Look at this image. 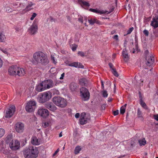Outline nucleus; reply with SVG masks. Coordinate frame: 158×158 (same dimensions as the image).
Masks as SVG:
<instances>
[{
	"mask_svg": "<svg viewBox=\"0 0 158 158\" xmlns=\"http://www.w3.org/2000/svg\"><path fill=\"white\" fill-rule=\"evenodd\" d=\"M33 61L35 63L46 65L48 63L47 55L41 52L35 53L33 56Z\"/></svg>",
	"mask_w": 158,
	"mask_h": 158,
	"instance_id": "f257e3e1",
	"label": "nucleus"
},
{
	"mask_svg": "<svg viewBox=\"0 0 158 158\" xmlns=\"http://www.w3.org/2000/svg\"><path fill=\"white\" fill-rule=\"evenodd\" d=\"M23 154L25 158H36L38 156L39 151L37 148L30 146L23 151Z\"/></svg>",
	"mask_w": 158,
	"mask_h": 158,
	"instance_id": "f03ea898",
	"label": "nucleus"
},
{
	"mask_svg": "<svg viewBox=\"0 0 158 158\" xmlns=\"http://www.w3.org/2000/svg\"><path fill=\"white\" fill-rule=\"evenodd\" d=\"M52 101L56 106L61 108H64L67 105L66 100L59 96L54 97L52 98Z\"/></svg>",
	"mask_w": 158,
	"mask_h": 158,
	"instance_id": "7ed1b4c3",
	"label": "nucleus"
},
{
	"mask_svg": "<svg viewBox=\"0 0 158 158\" xmlns=\"http://www.w3.org/2000/svg\"><path fill=\"white\" fill-rule=\"evenodd\" d=\"M81 96L82 99L84 101L88 100L89 98V93L86 88L82 87L80 89Z\"/></svg>",
	"mask_w": 158,
	"mask_h": 158,
	"instance_id": "20e7f679",
	"label": "nucleus"
},
{
	"mask_svg": "<svg viewBox=\"0 0 158 158\" xmlns=\"http://www.w3.org/2000/svg\"><path fill=\"white\" fill-rule=\"evenodd\" d=\"M36 103L34 101H31L28 102L25 106L26 110L28 112L33 111L35 108Z\"/></svg>",
	"mask_w": 158,
	"mask_h": 158,
	"instance_id": "39448f33",
	"label": "nucleus"
},
{
	"mask_svg": "<svg viewBox=\"0 0 158 158\" xmlns=\"http://www.w3.org/2000/svg\"><path fill=\"white\" fill-rule=\"evenodd\" d=\"M90 117L89 114L84 113H82L80 117V123L81 124L86 123L90 119Z\"/></svg>",
	"mask_w": 158,
	"mask_h": 158,
	"instance_id": "423d86ee",
	"label": "nucleus"
},
{
	"mask_svg": "<svg viewBox=\"0 0 158 158\" xmlns=\"http://www.w3.org/2000/svg\"><path fill=\"white\" fill-rule=\"evenodd\" d=\"M15 111V106L13 105H11L6 110L5 117L10 118L13 114Z\"/></svg>",
	"mask_w": 158,
	"mask_h": 158,
	"instance_id": "0eeeda50",
	"label": "nucleus"
},
{
	"mask_svg": "<svg viewBox=\"0 0 158 158\" xmlns=\"http://www.w3.org/2000/svg\"><path fill=\"white\" fill-rule=\"evenodd\" d=\"M50 98L48 93L46 92L43 93L39 98V100L40 103H44L46 101H48Z\"/></svg>",
	"mask_w": 158,
	"mask_h": 158,
	"instance_id": "6e6552de",
	"label": "nucleus"
},
{
	"mask_svg": "<svg viewBox=\"0 0 158 158\" xmlns=\"http://www.w3.org/2000/svg\"><path fill=\"white\" fill-rule=\"evenodd\" d=\"M15 129L17 132L22 133L24 129V124L20 122L17 123L15 124Z\"/></svg>",
	"mask_w": 158,
	"mask_h": 158,
	"instance_id": "1a4fd4ad",
	"label": "nucleus"
},
{
	"mask_svg": "<svg viewBox=\"0 0 158 158\" xmlns=\"http://www.w3.org/2000/svg\"><path fill=\"white\" fill-rule=\"evenodd\" d=\"M38 114L44 118H46L49 115V112L48 110L40 108L38 111Z\"/></svg>",
	"mask_w": 158,
	"mask_h": 158,
	"instance_id": "9d476101",
	"label": "nucleus"
},
{
	"mask_svg": "<svg viewBox=\"0 0 158 158\" xmlns=\"http://www.w3.org/2000/svg\"><path fill=\"white\" fill-rule=\"evenodd\" d=\"M43 83L46 88V89L52 88L54 86L53 81L51 80H47L43 81Z\"/></svg>",
	"mask_w": 158,
	"mask_h": 158,
	"instance_id": "9b49d317",
	"label": "nucleus"
},
{
	"mask_svg": "<svg viewBox=\"0 0 158 158\" xmlns=\"http://www.w3.org/2000/svg\"><path fill=\"white\" fill-rule=\"evenodd\" d=\"M17 66L12 65L10 67L8 70L9 73L11 75H16Z\"/></svg>",
	"mask_w": 158,
	"mask_h": 158,
	"instance_id": "f8f14e48",
	"label": "nucleus"
},
{
	"mask_svg": "<svg viewBox=\"0 0 158 158\" xmlns=\"http://www.w3.org/2000/svg\"><path fill=\"white\" fill-rule=\"evenodd\" d=\"M45 106L46 107L52 111H54L56 110V107L52 102H48L45 104Z\"/></svg>",
	"mask_w": 158,
	"mask_h": 158,
	"instance_id": "ddd939ff",
	"label": "nucleus"
},
{
	"mask_svg": "<svg viewBox=\"0 0 158 158\" xmlns=\"http://www.w3.org/2000/svg\"><path fill=\"white\" fill-rule=\"evenodd\" d=\"M38 29L37 25L33 23L29 29V30L31 34L32 35L34 34L36 32Z\"/></svg>",
	"mask_w": 158,
	"mask_h": 158,
	"instance_id": "4468645a",
	"label": "nucleus"
},
{
	"mask_svg": "<svg viewBox=\"0 0 158 158\" xmlns=\"http://www.w3.org/2000/svg\"><path fill=\"white\" fill-rule=\"evenodd\" d=\"M151 25L155 28L158 27V16L156 15L155 17L153 18Z\"/></svg>",
	"mask_w": 158,
	"mask_h": 158,
	"instance_id": "2eb2a0df",
	"label": "nucleus"
},
{
	"mask_svg": "<svg viewBox=\"0 0 158 158\" xmlns=\"http://www.w3.org/2000/svg\"><path fill=\"white\" fill-rule=\"evenodd\" d=\"M25 73V70L23 68H19L17 66L16 75H18L19 76H24Z\"/></svg>",
	"mask_w": 158,
	"mask_h": 158,
	"instance_id": "dca6fc26",
	"label": "nucleus"
},
{
	"mask_svg": "<svg viewBox=\"0 0 158 158\" xmlns=\"http://www.w3.org/2000/svg\"><path fill=\"white\" fill-rule=\"evenodd\" d=\"M146 59L147 61V64L148 65L150 66L154 62L153 57L151 56L150 54H148L147 55Z\"/></svg>",
	"mask_w": 158,
	"mask_h": 158,
	"instance_id": "f3484780",
	"label": "nucleus"
},
{
	"mask_svg": "<svg viewBox=\"0 0 158 158\" xmlns=\"http://www.w3.org/2000/svg\"><path fill=\"white\" fill-rule=\"evenodd\" d=\"M35 89L38 92H41L46 89V88L44 86L43 81L36 86Z\"/></svg>",
	"mask_w": 158,
	"mask_h": 158,
	"instance_id": "a211bd4d",
	"label": "nucleus"
},
{
	"mask_svg": "<svg viewBox=\"0 0 158 158\" xmlns=\"http://www.w3.org/2000/svg\"><path fill=\"white\" fill-rule=\"evenodd\" d=\"M80 5L82 7L86 9H88L89 6V3L84 0H80Z\"/></svg>",
	"mask_w": 158,
	"mask_h": 158,
	"instance_id": "6ab92c4d",
	"label": "nucleus"
},
{
	"mask_svg": "<svg viewBox=\"0 0 158 158\" xmlns=\"http://www.w3.org/2000/svg\"><path fill=\"white\" fill-rule=\"evenodd\" d=\"M122 55L124 60L125 62H127L129 60V56L126 48L123 49L122 52Z\"/></svg>",
	"mask_w": 158,
	"mask_h": 158,
	"instance_id": "aec40b11",
	"label": "nucleus"
},
{
	"mask_svg": "<svg viewBox=\"0 0 158 158\" xmlns=\"http://www.w3.org/2000/svg\"><path fill=\"white\" fill-rule=\"evenodd\" d=\"M89 11L99 14H105L106 13V11H104L103 10L92 8L89 9Z\"/></svg>",
	"mask_w": 158,
	"mask_h": 158,
	"instance_id": "412c9836",
	"label": "nucleus"
},
{
	"mask_svg": "<svg viewBox=\"0 0 158 158\" xmlns=\"http://www.w3.org/2000/svg\"><path fill=\"white\" fill-rule=\"evenodd\" d=\"M31 142L32 144L35 145H37L40 144V141L35 136H33L32 138Z\"/></svg>",
	"mask_w": 158,
	"mask_h": 158,
	"instance_id": "4be33fe9",
	"label": "nucleus"
},
{
	"mask_svg": "<svg viewBox=\"0 0 158 158\" xmlns=\"http://www.w3.org/2000/svg\"><path fill=\"white\" fill-rule=\"evenodd\" d=\"M77 84L74 82L71 83L70 85L69 88L72 91H75L77 89Z\"/></svg>",
	"mask_w": 158,
	"mask_h": 158,
	"instance_id": "5701e85b",
	"label": "nucleus"
},
{
	"mask_svg": "<svg viewBox=\"0 0 158 158\" xmlns=\"http://www.w3.org/2000/svg\"><path fill=\"white\" fill-rule=\"evenodd\" d=\"M28 4L27 0H22L20 3L19 4V6L21 8H24Z\"/></svg>",
	"mask_w": 158,
	"mask_h": 158,
	"instance_id": "b1692460",
	"label": "nucleus"
},
{
	"mask_svg": "<svg viewBox=\"0 0 158 158\" xmlns=\"http://www.w3.org/2000/svg\"><path fill=\"white\" fill-rule=\"evenodd\" d=\"M16 147H12L11 146L12 148V149L13 150H16L18 149L19 148L20 143L19 141L17 140H15V141L14 143Z\"/></svg>",
	"mask_w": 158,
	"mask_h": 158,
	"instance_id": "393cba45",
	"label": "nucleus"
},
{
	"mask_svg": "<svg viewBox=\"0 0 158 158\" xmlns=\"http://www.w3.org/2000/svg\"><path fill=\"white\" fill-rule=\"evenodd\" d=\"M68 65L71 67H73L75 68H78V62H74L69 64Z\"/></svg>",
	"mask_w": 158,
	"mask_h": 158,
	"instance_id": "a878e982",
	"label": "nucleus"
},
{
	"mask_svg": "<svg viewBox=\"0 0 158 158\" xmlns=\"http://www.w3.org/2000/svg\"><path fill=\"white\" fill-rule=\"evenodd\" d=\"M6 141L7 143H10L11 142H12L13 141L10 135H8L6 137Z\"/></svg>",
	"mask_w": 158,
	"mask_h": 158,
	"instance_id": "bb28decb",
	"label": "nucleus"
},
{
	"mask_svg": "<svg viewBox=\"0 0 158 158\" xmlns=\"http://www.w3.org/2000/svg\"><path fill=\"white\" fill-rule=\"evenodd\" d=\"M88 21L89 24L92 25L97 22V20L94 18L89 19Z\"/></svg>",
	"mask_w": 158,
	"mask_h": 158,
	"instance_id": "cd10ccee",
	"label": "nucleus"
},
{
	"mask_svg": "<svg viewBox=\"0 0 158 158\" xmlns=\"http://www.w3.org/2000/svg\"><path fill=\"white\" fill-rule=\"evenodd\" d=\"M139 143L140 146L144 145L146 143V141L145 139H142L139 140Z\"/></svg>",
	"mask_w": 158,
	"mask_h": 158,
	"instance_id": "c85d7f7f",
	"label": "nucleus"
},
{
	"mask_svg": "<svg viewBox=\"0 0 158 158\" xmlns=\"http://www.w3.org/2000/svg\"><path fill=\"white\" fill-rule=\"evenodd\" d=\"M126 106L127 104H125L121 107L120 110V112L121 114H123L125 113Z\"/></svg>",
	"mask_w": 158,
	"mask_h": 158,
	"instance_id": "c756f323",
	"label": "nucleus"
},
{
	"mask_svg": "<svg viewBox=\"0 0 158 158\" xmlns=\"http://www.w3.org/2000/svg\"><path fill=\"white\" fill-rule=\"evenodd\" d=\"M32 5L33 4L31 2H28V4L27 5V6L24 10L26 11H28V8L31 7Z\"/></svg>",
	"mask_w": 158,
	"mask_h": 158,
	"instance_id": "7c9ffc66",
	"label": "nucleus"
},
{
	"mask_svg": "<svg viewBox=\"0 0 158 158\" xmlns=\"http://www.w3.org/2000/svg\"><path fill=\"white\" fill-rule=\"evenodd\" d=\"M140 104L141 105L142 107L145 109L147 108V106L145 103L143 101L142 98H140Z\"/></svg>",
	"mask_w": 158,
	"mask_h": 158,
	"instance_id": "2f4dec72",
	"label": "nucleus"
},
{
	"mask_svg": "<svg viewBox=\"0 0 158 158\" xmlns=\"http://www.w3.org/2000/svg\"><path fill=\"white\" fill-rule=\"evenodd\" d=\"M5 39V35L3 33H0V42L4 41Z\"/></svg>",
	"mask_w": 158,
	"mask_h": 158,
	"instance_id": "473e14b6",
	"label": "nucleus"
},
{
	"mask_svg": "<svg viewBox=\"0 0 158 158\" xmlns=\"http://www.w3.org/2000/svg\"><path fill=\"white\" fill-rule=\"evenodd\" d=\"M111 72L114 75V76L116 77H118V74L117 72L116 71L115 69L114 68L112 69V70Z\"/></svg>",
	"mask_w": 158,
	"mask_h": 158,
	"instance_id": "72a5a7b5",
	"label": "nucleus"
},
{
	"mask_svg": "<svg viewBox=\"0 0 158 158\" xmlns=\"http://www.w3.org/2000/svg\"><path fill=\"white\" fill-rule=\"evenodd\" d=\"M5 130L3 129L0 128V138L2 137L5 134Z\"/></svg>",
	"mask_w": 158,
	"mask_h": 158,
	"instance_id": "f704fd0d",
	"label": "nucleus"
},
{
	"mask_svg": "<svg viewBox=\"0 0 158 158\" xmlns=\"http://www.w3.org/2000/svg\"><path fill=\"white\" fill-rule=\"evenodd\" d=\"M81 83H82L84 85H85L86 84L87 82V80L85 78H83L81 79V81H80Z\"/></svg>",
	"mask_w": 158,
	"mask_h": 158,
	"instance_id": "c9c22d12",
	"label": "nucleus"
},
{
	"mask_svg": "<svg viewBox=\"0 0 158 158\" xmlns=\"http://www.w3.org/2000/svg\"><path fill=\"white\" fill-rule=\"evenodd\" d=\"M74 154L76 155L79 153V146H77L75 148L74 151Z\"/></svg>",
	"mask_w": 158,
	"mask_h": 158,
	"instance_id": "e433bc0d",
	"label": "nucleus"
},
{
	"mask_svg": "<svg viewBox=\"0 0 158 158\" xmlns=\"http://www.w3.org/2000/svg\"><path fill=\"white\" fill-rule=\"evenodd\" d=\"M102 94L104 98H106L108 96L107 91L106 90H103L102 91Z\"/></svg>",
	"mask_w": 158,
	"mask_h": 158,
	"instance_id": "4c0bfd02",
	"label": "nucleus"
},
{
	"mask_svg": "<svg viewBox=\"0 0 158 158\" xmlns=\"http://www.w3.org/2000/svg\"><path fill=\"white\" fill-rule=\"evenodd\" d=\"M49 124L48 123L46 122L43 123L42 125L44 127L46 128L48 126Z\"/></svg>",
	"mask_w": 158,
	"mask_h": 158,
	"instance_id": "58836bf2",
	"label": "nucleus"
},
{
	"mask_svg": "<svg viewBox=\"0 0 158 158\" xmlns=\"http://www.w3.org/2000/svg\"><path fill=\"white\" fill-rule=\"evenodd\" d=\"M77 45H76L75 44H73L72 45V49L73 51H74L76 50L77 48Z\"/></svg>",
	"mask_w": 158,
	"mask_h": 158,
	"instance_id": "ea45409f",
	"label": "nucleus"
},
{
	"mask_svg": "<svg viewBox=\"0 0 158 158\" xmlns=\"http://www.w3.org/2000/svg\"><path fill=\"white\" fill-rule=\"evenodd\" d=\"M37 15V14L35 13H33L32 15H31V17L30 18V19L31 20L34 19V18Z\"/></svg>",
	"mask_w": 158,
	"mask_h": 158,
	"instance_id": "a19ab883",
	"label": "nucleus"
},
{
	"mask_svg": "<svg viewBox=\"0 0 158 158\" xmlns=\"http://www.w3.org/2000/svg\"><path fill=\"white\" fill-rule=\"evenodd\" d=\"M9 146L10 148H11V149L12 148L11 147V146L13 147H16L15 143H13V141L12 142H11L10 143Z\"/></svg>",
	"mask_w": 158,
	"mask_h": 158,
	"instance_id": "79ce46f5",
	"label": "nucleus"
},
{
	"mask_svg": "<svg viewBox=\"0 0 158 158\" xmlns=\"http://www.w3.org/2000/svg\"><path fill=\"white\" fill-rule=\"evenodd\" d=\"M133 30V27L130 28L127 31V34H130Z\"/></svg>",
	"mask_w": 158,
	"mask_h": 158,
	"instance_id": "37998d69",
	"label": "nucleus"
},
{
	"mask_svg": "<svg viewBox=\"0 0 158 158\" xmlns=\"http://www.w3.org/2000/svg\"><path fill=\"white\" fill-rule=\"evenodd\" d=\"M137 114L138 115L139 117H141L142 116L141 112L139 110V109H138L137 110Z\"/></svg>",
	"mask_w": 158,
	"mask_h": 158,
	"instance_id": "c03bdc74",
	"label": "nucleus"
},
{
	"mask_svg": "<svg viewBox=\"0 0 158 158\" xmlns=\"http://www.w3.org/2000/svg\"><path fill=\"white\" fill-rule=\"evenodd\" d=\"M143 33L146 36H148L149 34V32L147 30H145L143 31Z\"/></svg>",
	"mask_w": 158,
	"mask_h": 158,
	"instance_id": "a18cd8bd",
	"label": "nucleus"
},
{
	"mask_svg": "<svg viewBox=\"0 0 158 158\" xmlns=\"http://www.w3.org/2000/svg\"><path fill=\"white\" fill-rule=\"evenodd\" d=\"M85 20L86 18L85 17H83L82 16H81L80 17V22H81L82 23H83V20Z\"/></svg>",
	"mask_w": 158,
	"mask_h": 158,
	"instance_id": "49530a36",
	"label": "nucleus"
},
{
	"mask_svg": "<svg viewBox=\"0 0 158 158\" xmlns=\"http://www.w3.org/2000/svg\"><path fill=\"white\" fill-rule=\"evenodd\" d=\"M153 118L155 120L158 121V114H156L154 115Z\"/></svg>",
	"mask_w": 158,
	"mask_h": 158,
	"instance_id": "de8ad7c7",
	"label": "nucleus"
},
{
	"mask_svg": "<svg viewBox=\"0 0 158 158\" xmlns=\"http://www.w3.org/2000/svg\"><path fill=\"white\" fill-rule=\"evenodd\" d=\"M6 11L8 12H10L12 11V10L10 7H7L6 9Z\"/></svg>",
	"mask_w": 158,
	"mask_h": 158,
	"instance_id": "09e8293b",
	"label": "nucleus"
},
{
	"mask_svg": "<svg viewBox=\"0 0 158 158\" xmlns=\"http://www.w3.org/2000/svg\"><path fill=\"white\" fill-rule=\"evenodd\" d=\"M54 94L57 95L59 94H60L59 91L56 89H55L54 90Z\"/></svg>",
	"mask_w": 158,
	"mask_h": 158,
	"instance_id": "8fccbe9b",
	"label": "nucleus"
},
{
	"mask_svg": "<svg viewBox=\"0 0 158 158\" xmlns=\"http://www.w3.org/2000/svg\"><path fill=\"white\" fill-rule=\"evenodd\" d=\"M80 55L82 56H85L86 55L85 53L83 52H80Z\"/></svg>",
	"mask_w": 158,
	"mask_h": 158,
	"instance_id": "3c124183",
	"label": "nucleus"
},
{
	"mask_svg": "<svg viewBox=\"0 0 158 158\" xmlns=\"http://www.w3.org/2000/svg\"><path fill=\"white\" fill-rule=\"evenodd\" d=\"M119 111L118 110H117L114 111L113 113L114 115H116L118 114Z\"/></svg>",
	"mask_w": 158,
	"mask_h": 158,
	"instance_id": "603ef678",
	"label": "nucleus"
},
{
	"mask_svg": "<svg viewBox=\"0 0 158 158\" xmlns=\"http://www.w3.org/2000/svg\"><path fill=\"white\" fill-rule=\"evenodd\" d=\"M51 59L52 61L55 64H56V61L55 60L54 57L53 56H51Z\"/></svg>",
	"mask_w": 158,
	"mask_h": 158,
	"instance_id": "864d4df0",
	"label": "nucleus"
},
{
	"mask_svg": "<svg viewBox=\"0 0 158 158\" xmlns=\"http://www.w3.org/2000/svg\"><path fill=\"white\" fill-rule=\"evenodd\" d=\"M64 73H63L61 75V76L60 77V79L61 80L63 79L64 77Z\"/></svg>",
	"mask_w": 158,
	"mask_h": 158,
	"instance_id": "5fc2aeb1",
	"label": "nucleus"
},
{
	"mask_svg": "<svg viewBox=\"0 0 158 158\" xmlns=\"http://www.w3.org/2000/svg\"><path fill=\"white\" fill-rule=\"evenodd\" d=\"M58 152H59V149H57L53 154V156H55L57 153Z\"/></svg>",
	"mask_w": 158,
	"mask_h": 158,
	"instance_id": "6e6d98bb",
	"label": "nucleus"
},
{
	"mask_svg": "<svg viewBox=\"0 0 158 158\" xmlns=\"http://www.w3.org/2000/svg\"><path fill=\"white\" fill-rule=\"evenodd\" d=\"M109 66L110 67V68L111 69V71H112V68H113V65L111 63H110L109 64Z\"/></svg>",
	"mask_w": 158,
	"mask_h": 158,
	"instance_id": "4d7b16f0",
	"label": "nucleus"
},
{
	"mask_svg": "<svg viewBox=\"0 0 158 158\" xmlns=\"http://www.w3.org/2000/svg\"><path fill=\"white\" fill-rule=\"evenodd\" d=\"M75 117L76 118H78L79 117V113H77L75 114Z\"/></svg>",
	"mask_w": 158,
	"mask_h": 158,
	"instance_id": "13d9d810",
	"label": "nucleus"
},
{
	"mask_svg": "<svg viewBox=\"0 0 158 158\" xmlns=\"http://www.w3.org/2000/svg\"><path fill=\"white\" fill-rule=\"evenodd\" d=\"M2 61L1 59L0 58V68L2 67Z\"/></svg>",
	"mask_w": 158,
	"mask_h": 158,
	"instance_id": "bf43d9fd",
	"label": "nucleus"
},
{
	"mask_svg": "<svg viewBox=\"0 0 158 158\" xmlns=\"http://www.w3.org/2000/svg\"><path fill=\"white\" fill-rule=\"evenodd\" d=\"M114 39L118 40V36L117 35H115L114 36Z\"/></svg>",
	"mask_w": 158,
	"mask_h": 158,
	"instance_id": "052dcab7",
	"label": "nucleus"
},
{
	"mask_svg": "<svg viewBox=\"0 0 158 158\" xmlns=\"http://www.w3.org/2000/svg\"><path fill=\"white\" fill-rule=\"evenodd\" d=\"M1 50L5 54H6L7 53V52L6 51L5 49H2Z\"/></svg>",
	"mask_w": 158,
	"mask_h": 158,
	"instance_id": "680f3d73",
	"label": "nucleus"
},
{
	"mask_svg": "<svg viewBox=\"0 0 158 158\" xmlns=\"http://www.w3.org/2000/svg\"><path fill=\"white\" fill-rule=\"evenodd\" d=\"M13 6H18V3H15L13 4Z\"/></svg>",
	"mask_w": 158,
	"mask_h": 158,
	"instance_id": "e2e57ef3",
	"label": "nucleus"
},
{
	"mask_svg": "<svg viewBox=\"0 0 158 158\" xmlns=\"http://www.w3.org/2000/svg\"><path fill=\"white\" fill-rule=\"evenodd\" d=\"M102 87L103 89L104 88V84L102 81H101Z\"/></svg>",
	"mask_w": 158,
	"mask_h": 158,
	"instance_id": "0e129e2a",
	"label": "nucleus"
},
{
	"mask_svg": "<svg viewBox=\"0 0 158 158\" xmlns=\"http://www.w3.org/2000/svg\"><path fill=\"white\" fill-rule=\"evenodd\" d=\"M15 30L16 31L18 32V31H19L20 29L19 28H18V27H15Z\"/></svg>",
	"mask_w": 158,
	"mask_h": 158,
	"instance_id": "69168bd1",
	"label": "nucleus"
},
{
	"mask_svg": "<svg viewBox=\"0 0 158 158\" xmlns=\"http://www.w3.org/2000/svg\"><path fill=\"white\" fill-rule=\"evenodd\" d=\"M84 68V66L82 64H80V68L83 69Z\"/></svg>",
	"mask_w": 158,
	"mask_h": 158,
	"instance_id": "338daca9",
	"label": "nucleus"
},
{
	"mask_svg": "<svg viewBox=\"0 0 158 158\" xmlns=\"http://www.w3.org/2000/svg\"><path fill=\"white\" fill-rule=\"evenodd\" d=\"M77 133L76 132H74V133H73V135H74V136L76 137V135H77Z\"/></svg>",
	"mask_w": 158,
	"mask_h": 158,
	"instance_id": "774afa93",
	"label": "nucleus"
}]
</instances>
